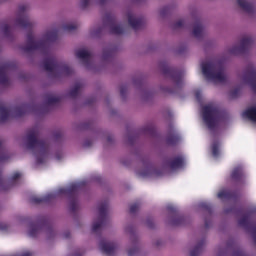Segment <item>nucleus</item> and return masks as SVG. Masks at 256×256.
I'll return each instance as SVG.
<instances>
[{
  "mask_svg": "<svg viewBox=\"0 0 256 256\" xmlns=\"http://www.w3.org/2000/svg\"><path fill=\"white\" fill-rule=\"evenodd\" d=\"M202 74L208 81L214 83H227L229 74L225 70L223 60L214 58L201 63Z\"/></svg>",
  "mask_w": 256,
  "mask_h": 256,
  "instance_id": "1",
  "label": "nucleus"
},
{
  "mask_svg": "<svg viewBox=\"0 0 256 256\" xmlns=\"http://www.w3.org/2000/svg\"><path fill=\"white\" fill-rule=\"evenodd\" d=\"M59 37V30L57 28H50L45 30L40 39L36 40L33 34L27 36V42L24 51H35L36 49L45 50L49 48L51 43H55Z\"/></svg>",
  "mask_w": 256,
  "mask_h": 256,
  "instance_id": "2",
  "label": "nucleus"
},
{
  "mask_svg": "<svg viewBox=\"0 0 256 256\" xmlns=\"http://www.w3.org/2000/svg\"><path fill=\"white\" fill-rule=\"evenodd\" d=\"M38 132L32 130L26 137V147L32 149L36 156L37 165H43L49 159V144L37 139Z\"/></svg>",
  "mask_w": 256,
  "mask_h": 256,
  "instance_id": "3",
  "label": "nucleus"
},
{
  "mask_svg": "<svg viewBox=\"0 0 256 256\" xmlns=\"http://www.w3.org/2000/svg\"><path fill=\"white\" fill-rule=\"evenodd\" d=\"M202 117L206 127L215 135L219 122L223 121V112L215 104H207L202 107Z\"/></svg>",
  "mask_w": 256,
  "mask_h": 256,
  "instance_id": "4",
  "label": "nucleus"
},
{
  "mask_svg": "<svg viewBox=\"0 0 256 256\" xmlns=\"http://www.w3.org/2000/svg\"><path fill=\"white\" fill-rule=\"evenodd\" d=\"M159 69L162 71L165 77H170L172 81L175 83V88L171 89L165 85L160 86V91L164 95H171V93H177L181 87H183V74L181 72H177V70L169 67L167 62L162 61L159 63Z\"/></svg>",
  "mask_w": 256,
  "mask_h": 256,
  "instance_id": "5",
  "label": "nucleus"
},
{
  "mask_svg": "<svg viewBox=\"0 0 256 256\" xmlns=\"http://www.w3.org/2000/svg\"><path fill=\"white\" fill-rule=\"evenodd\" d=\"M103 23L108 27L111 35L121 37V35H125V33H127V28L123 24L117 22V17L113 14V12L105 13Z\"/></svg>",
  "mask_w": 256,
  "mask_h": 256,
  "instance_id": "6",
  "label": "nucleus"
},
{
  "mask_svg": "<svg viewBox=\"0 0 256 256\" xmlns=\"http://www.w3.org/2000/svg\"><path fill=\"white\" fill-rule=\"evenodd\" d=\"M253 43H255V38L251 35H245L237 44L230 46L227 53L229 55H245L253 47Z\"/></svg>",
  "mask_w": 256,
  "mask_h": 256,
  "instance_id": "7",
  "label": "nucleus"
},
{
  "mask_svg": "<svg viewBox=\"0 0 256 256\" xmlns=\"http://www.w3.org/2000/svg\"><path fill=\"white\" fill-rule=\"evenodd\" d=\"M136 175L142 179H157L163 177V169H158L151 162H143L141 167L136 169Z\"/></svg>",
  "mask_w": 256,
  "mask_h": 256,
  "instance_id": "8",
  "label": "nucleus"
},
{
  "mask_svg": "<svg viewBox=\"0 0 256 256\" xmlns=\"http://www.w3.org/2000/svg\"><path fill=\"white\" fill-rule=\"evenodd\" d=\"M44 69L48 73H52L55 77H59V75H71L73 72L67 64L59 65L53 58H48L44 61Z\"/></svg>",
  "mask_w": 256,
  "mask_h": 256,
  "instance_id": "9",
  "label": "nucleus"
},
{
  "mask_svg": "<svg viewBox=\"0 0 256 256\" xmlns=\"http://www.w3.org/2000/svg\"><path fill=\"white\" fill-rule=\"evenodd\" d=\"M241 81L244 85H250L252 91L256 93V67L255 64L249 63L242 76Z\"/></svg>",
  "mask_w": 256,
  "mask_h": 256,
  "instance_id": "10",
  "label": "nucleus"
},
{
  "mask_svg": "<svg viewBox=\"0 0 256 256\" xmlns=\"http://www.w3.org/2000/svg\"><path fill=\"white\" fill-rule=\"evenodd\" d=\"M126 233L130 235L131 247L128 248V256H135L141 251V241L139 236L135 233V227L128 225L125 228Z\"/></svg>",
  "mask_w": 256,
  "mask_h": 256,
  "instance_id": "11",
  "label": "nucleus"
},
{
  "mask_svg": "<svg viewBox=\"0 0 256 256\" xmlns=\"http://www.w3.org/2000/svg\"><path fill=\"white\" fill-rule=\"evenodd\" d=\"M29 9V6L27 5H20L18 7V12L16 14V19L12 23L14 27H31L33 25V21L25 15L26 11Z\"/></svg>",
  "mask_w": 256,
  "mask_h": 256,
  "instance_id": "12",
  "label": "nucleus"
},
{
  "mask_svg": "<svg viewBox=\"0 0 256 256\" xmlns=\"http://www.w3.org/2000/svg\"><path fill=\"white\" fill-rule=\"evenodd\" d=\"M126 17L128 24L134 31H141L145 27V23H147L145 16L136 14L133 11H128Z\"/></svg>",
  "mask_w": 256,
  "mask_h": 256,
  "instance_id": "13",
  "label": "nucleus"
},
{
  "mask_svg": "<svg viewBox=\"0 0 256 256\" xmlns=\"http://www.w3.org/2000/svg\"><path fill=\"white\" fill-rule=\"evenodd\" d=\"M108 213H109V202L105 200L104 202H100L98 206V218H97V230L102 229V227H105L107 225V219H108Z\"/></svg>",
  "mask_w": 256,
  "mask_h": 256,
  "instance_id": "14",
  "label": "nucleus"
},
{
  "mask_svg": "<svg viewBox=\"0 0 256 256\" xmlns=\"http://www.w3.org/2000/svg\"><path fill=\"white\" fill-rule=\"evenodd\" d=\"M99 247L100 251L105 255L114 256L119 246L115 242L102 238L99 242Z\"/></svg>",
  "mask_w": 256,
  "mask_h": 256,
  "instance_id": "15",
  "label": "nucleus"
},
{
  "mask_svg": "<svg viewBox=\"0 0 256 256\" xmlns=\"http://www.w3.org/2000/svg\"><path fill=\"white\" fill-rule=\"evenodd\" d=\"M192 35L197 39L198 41H201L205 39V35H207V31L205 30V26L199 19V16H197L196 22L194 23L193 29H192Z\"/></svg>",
  "mask_w": 256,
  "mask_h": 256,
  "instance_id": "16",
  "label": "nucleus"
},
{
  "mask_svg": "<svg viewBox=\"0 0 256 256\" xmlns=\"http://www.w3.org/2000/svg\"><path fill=\"white\" fill-rule=\"evenodd\" d=\"M237 5L240 11L246 15H249V17H253L256 13L255 6H253L249 0H237Z\"/></svg>",
  "mask_w": 256,
  "mask_h": 256,
  "instance_id": "17",
  "label": "nucleus"
},
{
  "mask_svg": "<svg viewBox=\"0 0 256 256\" xmlns=\"http://www.w3.org/2000/svg\"><path fill=\"white\" fill-rule=\"evenodd\" d=\"M205 247V239L198 240L188 247V256H201Z\"/></svg>",
  "mask_w": 256,
  "mask_h": 256,
  "instance_id": "18",
  "label": "nucleus"
},
{
  "mask_svg": "<svg viewBox=\"0 0 256 256\" xmlns=\"http://www.w3.org/2000/svg\"><path fill=\"white\" fill-rule=\"evenodd\" d=\"M167 211L170 215H175V218L168 220L169 225L177 226V225H185V217L177 215V208L168 205Z\"/></svg>",
  "mask_w": 256,
  "mask_h": 256,
  "instance_id": "19",
  "label": "nucleus"
},
{
  "mask_svg": "<svg viewBox=\"0 0 256 256\" xmlns=\"http://www.w3.org/2000/svg\"><path fill=\"white\" fill-rule=\"evenodd\" d=\"M198 209H202V211H207L208 215L204 217V227L205 229H209V227H211V218L213 215V208H211V206H209V204L205 203V202H201L200 204H198Z\"/></svg>",
  "mask_w": 256,
  "mask_h": 256,
  "instance_id": "20",
  "label": "nucleus"
},
{
  "mask_svg": "<svg viewBox=\"0 0 256 256\" xmlns=\"http://www.w3.org/2000/svg\"><path fill=\"white\" fill-rule=\"evenodd\" d=\"M179 141H181V138L177 133H175V130L173 129V124H169L166 136L167 145H177Z\"/></svg>",
  "mask_w": 256,
  "mask_h": 256,
  "instance_id": "21",
  "label": "nucleus"
},
{
  "mask_svg": "<svg viewBox=\"0 0 256 256\" xmlns=\"http://www.w3.org/2000/svg\"><path fill=\"white\" fill-rule=\"evenodd\" d=\"M115 53H117V46H107L103 50L102 61H104V63H109V61H113Z\"/></svg>",
  "mask_w": 256,
  "mask_h": 256,
  "instance_id": "22",
  "label": "nucleus"
},
{
  "mask_svg": "<svg viewBox=\"0 0 256 256\" xmlns=\"http://www.w3.org/2000/svg\"><path fill=\"white\" fill-rule=\"evenodd\" d=\"M76 57H78V59H81L82 61H84L87 69L90 68L89 63H91V52H89V50L87 49H80L77 50L75 52Z\"/></svg>",
  "mask_w": 256,
  "mask_h": 256,
  "instance_id": "23",
  "label": "nucleus"
},
{
  "mask_svg": "<svg viewBox=\"0 0 256 256\" xmlns=\"http://www.w3.org/2000/svg\"><path fill=\"white\" fill-rule=\"evenodd\" d=\"M168 167L172 171H177V169H183V167H185V158H183V156H178L174 158L168 163Z\"/></svg>",
  "mask_w": 256,
  "mask_h": 256,
  "instance_id": "24",
  "label": "nucleus"
},
{
  "mask_svg": "<svg viewBox=\"0 0 256 256\" xmlns=\"http://www.w3.org/2000/svg\"><path fill=\"white\" fill-rule=\"evenodd\" d=\"M153 95H155V91L151 88L141 87L139 89V96L142 101H149Z\"/></svg>",
  "mask_w": 256,
  "mask_h": 256,
  "instance_id": "25",
  "label": "nucleus"
},
{
  "mask_svg": "<svg viewBox=\"0 0 256 256\" xmlns=\"http://www.w3.org/2000/svg\"><path fill=\"white\" fill-rule=\"evenodd\" d=\"M120 98L122 101H127V98L129 97V84L127 83H121L118 86Z\"/></svg>",
  "mask_w": 256,
  "mask_h": 256,
  "instance_id": "26",
  "label": "nucleus"
},
{
  "mask_svg": "<svg viewBox=\"0 0 256 256\" xmlns=\"http://www.w3.org/2000/svg\"><path fill=\"white\" fill-rule=\"evenodd\" d=\"M27 111H33V108L27 104H24L22 106L17 107L14 110V117H21V115H25V113H27Z\"/></svg>",
  "mask_w": 256,
  "mask_h": 256,
  "instance_id": "27",
  "label": "nucleus"
},
{
  "mask_svg": "<svg viewBox=\"0 0 256 256\" xmlns=\"http://www.w3.org/2000/svg\"><path fill=\"white\" fill-rule=\"evenodd\" d=\"M136 139H137V135H135V132L128 130L124 135L123 141L125 145H133Z\"/></svg>",
  "mask_w": 256,
  "mask_h": 256,
  "instance_id": "28",
  "label": "nucleus"
},
{
  "mask_svg": "<svg viewBox=\"0 0 256 256\" xmlns=\"http://www.w3.org/2000/svg\"><path fill=\"white\" fill-rule=\"evenodd\" d=\"M233 198H235V193L229 190H222L218 193V199H221V201H229V199Z\"/></svg>",
  "mask_w": 256,
  "mask_h": 256,
  "instance_id": "29",
  "label": "nucleus"
},
{
  "mask_svg": "<svg viewBox=\"0 0 256 256\" xmlns=\"http://www.w3.org/2000/svg\"><path fill=\"white\" fill-rule=\"evenodd\" d=\"M242 117L250 119V121H254L256 123V107H252L243 112Z\"/></svg>",
  "mask_w": 256,
  "mask_h": 256,
  "instance_id": "30",
  "label": "nucleus"
},
{
  "mask_svg": "<svg viewBox=\"0 0 256 256\" xmlns=\"http://www.w3.org/2000/svg\"><path fill=\"white\" fill-rule=\"evenodd\" d=\"M231 178L234 181H241V179H243V168H241V166L234 168L231 174Z\"/></svg>",
  "mask_w": 256,
  "mask_h": 256,
  "instance_id": "31",
  "label": "nucleus"
},
{
  "mask_svg": "<svg viewBox=\"0 0 256 256\" xmlns=\"http://www.w3.org/2000/svg\"><path fill=\"white\" fill-rule=\"evenodd\" d=\"M97 186L101 191H109V183L101 176L97 178Z\"/></svg>",
  "mask_w": 256,
  "mask_h": 256,
  "instance_id": "32",
  "label": "nucleus"
},
{
  "mask_svg": "<svg viewBox=\"0 0 256 256\" xmlns=\"http://www.w3.org/2000/svg\"><path fill=\"white\" fill-rule=\"evenodd\" d=\"M77 29H79V24L77 23H66L62 26V31L66 33H73Z\"/></svg>",
  "mask_w": 256,
  "mask_h": 256,
  "instance_id": "33",
  "label": "nucleus"
},
{
  "mask_svg": "<svg viewBox=\"0 0 256 256\" xmlns=\"http://www.w3.org/2000/svg\"><path fill=\"white\" fill-rule=\"evenodd\" d=\"M11 117L9 110L5 107L0 108V123H5Z\"/></svg>",
  "mask_w": 256,
  "mask_h": 256,
  "instance_id": "34",
  "label": "nucleus"
},
{
  "mask_svg": "<svg viewBox=\"0 0 256 256\" xmlns=\"http://www.w3.org/2000/svg\"><path fill=\"white\" fill-rule=\"evenodd\" d=\"M170 27L173 31H179L181 29H184L185 28V20H183V19L176 20L174 23H172L170 25Z\"/></svg>",
  "mask_w": 256,
  "mask_h": 256,
  "instance_id": "35",
  "label": "nucleus"
},
{
  "mask_svg": "<svg viewBox=\"0 0 256 256\" xmlns=\"http://www.w3.org/2000/svg\"><path fill=\"white\" fill-rule=\"evenodd\" d=\"M81 89H83V84L78 83L76 84L71 90H70V97H72L73 99H75V97H77L79 95V93H81Z\"/></svg>",
  "mask_w": 256,
  "mask_h": 256,
  "instance_id": "36",
  "label": "nucleus"
},
{
  "mask_svg": "<svg viewBox=\"0 0 256 256\" xmlns=\"http://www.w3.org/2000/svg\"><path fill=\"white\" fill-rule=\"evenodd\" d=\"M172 11H173V6H164L159 11L160 17L162 18L167 17V15H169V13H171Z\"/></svg>",
  "mask_w": 256,
  "mask_h": 256,
  "instance_id": "37",
  "label": "nucleus"
},
{
  "mask_svg": "<svg viewBox=\"0 0 256 256\" xmlns=\"http://www.w3.org/2000/svg\"><path fill=\"white\" fill-rule=\"evenodd\" d=\"M142 131L146 135H155V126L153 124H147L142 128Z\"/></svg>",
  "mask_w": 256,
  "mask_h": 256,
  "instance_id": "38",
  "label": "nucleus"
},
{
  "mask_svg": "<svg viewBox=\"0 0 256 256\" xmlns=\"http://www.w3.org/2000/svg\"><path fill=\"white\" fill-rule=\"evenodd\" d=\"M55 103H59V97H57L56 95H50L47 97L46 105L51 106L55 105Z\"/></svg>",
  "mask_w": 256,
  "mask_h": 256,
  "instance_id": "39",
  "label": "nucleus"
},
{
  "mask_svg": "<svg viewBox=\"0 0 256 256\" xmlns=\"http://www.w3.org/2000/svg\"><path fill=\"white\" fill-rule=\"evenodd\" d=\"M139 209H141V203L136 202V203L130 205L129 213L131 215H135V213H137V211H139Z\"/></svg>",
  "mask_w": 256,
  "mask_h": 256,
  "instance_id": "40",
  "label": "nucleus"
},
{
  "mask_svg": "<svg viewBox=\"0 0 256 256\" xmlns=\"http://www.w3.org/2000/svg\"><path fill=\"white\" fill-rule=\"evenodd\" d=\"M41 233V226H32L29 231L31 237H37Z\"/></svg>",
  "mask_w": 256,
  "mask_h": 256,
  "instance_id": "41",
  "label": "nucleus"
},
{
  "mask_svg": "<svg viewBox=\"0 0 256 256\" xmlns=\"http://www.w3.org/2000/svg\"><path fill=\"white\" fill-rule=\"evenodd\" d=\"M212 155L213 157H219V143L217 140L212 143Z\"/></svg>",
  "mask_w": 256,
  "mask_h": 256,
  "instance_id": "42",
  "label": "nucleus"
},
{
  "mask_svg": "<svg viewBox=\"0 0 256 256\" xmlns=\"http://www.w3.org/2000/svg\"><path fill=\"white\" fill-rule=\"evenodd\" d=\"M50 199H53V194H49L48 196L45 197V199L32 197L31 201H32V203H43V201H49Z\"/></svg>",
  "mask_w": 256,
  "mask_h": 256,
  "instance_id": "43",
  "label": "nucleus"
},
{
  "mask_svg": "<svg viewBox=\"0 0 256 256\" xmlns=\"http://www.w3.org/2000/svg\"><path fill=\"white\" fill-rule=\"evenodd\" d=\"M104 139L106 141V145H115V136L112 134H107L104 136Z\"/></svg>",
  "mask_w": 256,
  "mask_h": 256,
  "instance_id": "44",
  "label": "nucleus"
},
{
  "mask_svg": "<svg viewBox=\"0 0 256 256\" xmlns=\"http://www.w3.org/2000/svg\"><path fill=\"white\" fill-rule=\"evenodd\" d=\"M145 225L148 229H155L156 227V224H155V221H153V218H147Z\"/></svg>",
  "mask_w": 256,
  "mask_h": 256,
  "instance_id": "45",
  "label": "nucleus"
},
{
  "mask_svg": "<svg viewBox=\"0 0 256 256\" xmlns=\"http://www.w3.org/2000/svg\"><path fill=\"white\" fill-rule=\"evenodd\" d=\"M77 187H79L77 184H72L69 190L60 189L59 193H73V191H77Z\"/></svg>",
  "mask_w": 256,
  "mask_h": 256,
  "instance_id": "46",
  "label": "nucleus"
},
{
  "mask_svg": "<svg viewBox=\"0 0 256 256\" xmlns=\"http://www.w3.org/2000/svg\"><path fill=\"white\" fill-rule=\"evenodd\" d=\"M239 93H241V89L240 88H235L232 91H230L231 99H237L239 97Z\"/></svg>",
  "mask_w": 256,
  "mask_h": 256,
  "instance_id": "47",
  "label": "nucleus"
},
{
  "mask_svg": "<svg viewBox=\"0 0 256 256\" xmlns=\"http://www.w3.org/2000/svg\"><path fill=\"white\" fill-rule=\"evenodd\" d=\"M10 29H11V27L7 23H3L1 26V31H2V33H4V35H7V33H9Z\"/></svg>",
  "mask_w": 256,
  "mask_h": 256,
  "instance_id": "48",
  "label": "nucleus"
},
{
  "mask_svg": "<svg viewBox=\"0 0 256 256\" xmlns=\"http://www.w3.org/2000/svg\"><path fill=\"white\" fill-rule=\"evenodd\" d=\"M132 81L136 87H141L143 85V80L141 79V77L133 78Z\"/></svg>",
  "mask_w": 256,
  "mask_h": 256,
  "instance_id": "49",
  "label": "nucleus"
},
{
  "mask_svg": "<svg viewBox=\"0 0 256 256\" xmlns=\"http://www.w3.org/2000/svg\"><path fill=\"white\" fill-rule=\"evenodd\" d=\"M92 2L93 0H80V7H82V9H85V7H89Z\"/></svg>",
  "mask_w": 256,
  "mask_h": 256,
  "instance_id": "50",
  "label": "nucleus"
},
{
  "mask_svg": "<svg viewBox=\"0 0 256 256\" xmlns=\"http://www.w3.org/2000/svg\"><path fill=\"white\" fill-rule=\"evenodd\" d=\"M79 207V203H77V201L72 200L70 202V210L71 211H77V208Z\"/></svg>",
  "mask_w": 256,
  "mask_h": 256,
  "instance_id": "51",
  "label": "nucleus"
},
{
  "mask_svg": "<svg viewBox=\"0 0 256 256\" xmlns=\"http://www.w3.org/2000/svg\"><path fill=\"white\" fill-rule=\"evenodd\" d=\"M0 83H2V85L7 83V76L4 73H0Z\"/></svg>",
  "mask_w": 256,
  "mask_h": 256,
  "instance_id": "52",
  "label": "nucleus"
},
{
  "mask_svg": "<svg viewBox=\"0 0 256 256\" xmlns=\"http://www.w3.org/2000/svg\"><path fill=\"white\" fill-rule=\"evenodd\" d=\"M45 234L47 235V237L49 239H51V235H54L55 232H53V230H51V229H48V230H45Z\"/></svg>",
  "mask_w": 256,
  "mask_h": 256,
  "instance_id": "53",
  "label": "nucleus"
},
{
  "mask_svg": "<svg viewBox=\"0 0 256 256\" xmlns=\"http://www.w3.org/2000/svg\"><path fill=\"white\" fill-rule=\"evenodd\" d=\"M195 97H196V99H197L198 103H201V92L196 91V93H195Z\"/></svg>",
  "mask_w": 256,
  "mask_h": 256,
  "instance_id": "54",
  "label": "nucleus"
},
{
  "mask_svg": "<svg viewBox=\"0 0 256 256\" xmlns=\"http://www.w3.org/2000/svg\"><path fill=\"white\" fill-rule=\"evenodd\" d=\"M111 0H98V5H107Z\"/></svg>",
  "mask_w": 256,
  "mask_h": 256,
  "instance_id": "55",
  "label": "nucleus"
},
{
  "mask_svg": "<svg viewBox=\"0 0 256 256\" xmlns=\"http://www.w3.org/2000/svg\"><path fill=\"white\" fill-rule=\"evenodd\" d=\"M109 112L112 116L117 115V110L113 109L112 107H109Z\"/></svg>",
  "mask_w": 256,
  "mask_h": 256,
  "instance_id": "56",
  "label": "nucleus"
},
{
  "mask_svg": "<svg viewBox=\"0 0 256 256\" xmlns=\"http://www.w3.org/2000/svg\"><path fill=\"white\" fill-rule=\"evenodd\" d=\"M91 145H93V142H91V141H86L83 144L84 147H91Z\"/></svg>",
  "mask_w": 256,
  "mask_h": 256,
  "instance_id": "57",
  "label": "nucleus"
},
{
  "mask_svg": "<svg viewBox=\"0 0 256 256\" xmlns=\"http://www.w3.org/2000/svg\"><path fill=\"white\" fill-rule=\"evenodd\" d=\"M19 177H21V174H20V173H15V174L13 175V180H14V181H17V179H19Z\"/></svg>",
  "mask_w": 256,
  "mask_h": 256,
  "instance_id": "58",
  "label": "nucleus"
},
{
  "mask_svg": "<svg viewBox=\"0 0 256 256\" xmlns=\"http://www.w3.org/2000/svg\"><path fill=\"white\" fill-rule=\"evenodd\" d=\"M90 35L91 37H95V35H97V30H95V28L93 30H90Z\"/></svg>",
  "mask_w": 256,
  "mask_h": 256,
  "instance_id": "59",
  "label": "nucleus"
},
{
  "mask_svg": "<svg viewBox=\"0 0 256 256\" xmlns=\"http://www.w3.org/2000/svg\"><path fill=\"white\" fill-rule=\"evenodd\" d=\"M92 231H93V233H97V223H93Z\"/></svg>",
  "mask_w": 256,
  "mask_h": 256,
  "instance_id": "60",
  "label": "nucleus"
},
{
  "mask_svg": "<svg viewBox=\"0 0 256 256\" xmlns=\"http://www.w3.org/2000/svg\"><path fill=\"white\" fill-rule=\"evenodd\" d=\"M0 161H5V157L3 156V150L0 148Z\"/></svg>",
  "mask_w": 256,
  "mask_h": 256,
  "instance_id": "61",
  "label": "nucleus"
},
{
  "mask_svg": "<svg viewBox=\"0 0 256 256\" xmlns=\"http://www.w3.org/2000/svg\"><path fill=\"white\" fill-rule=\"evenodd\" d=\"M224 211H225V213H235V209L234 208H231L230 210L229 209H225Z\"/></svg>",
  "mask_w": 256,
  "mask_h": 256,
  "instance_id": "62",
  "label": "nucleus"
},
{
  "mask_svg": "<svg viewBox=\"0 0 256 256\" xmlns=\"http://www.w3.org/2000/svg\"><path fill=\"white\" fill-rule=\"evenodd\" d=\"M130 3H143L145 0H128Z\"/></svg>",
  "mask_w": 256,
  "mask_h": 256,
  "instance_id": "63",
  "label": "nucleus"
},
{
  "mask_svg": "<svg viewBox=\"0 0 256 256\" xmlns=\"http://www.w3.org/2000/svg\"><path fill=\"white\" fill-rule=\"evenodd\" d=\"M21 256H31V253L26 252V253L22 254Z\"/></svg>",
  "mask_w": 256,
  "mask_h": 256,
  "instance_id": "64",
  "label": "nucleus"
}]
</instances>
